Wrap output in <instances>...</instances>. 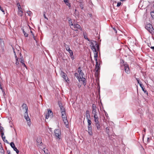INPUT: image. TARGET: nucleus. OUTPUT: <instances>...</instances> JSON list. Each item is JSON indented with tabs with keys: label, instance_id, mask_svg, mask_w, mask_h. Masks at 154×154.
<instances>
[{
	"label": "nucleus",
	"instance_id": "nucleus-1",
	"mask_svg": "<svg viewBox=\"0 0 154 154\" xmlns=\"http://www.w3.org/2000/svg\"><path fill=\"white\" fill-rule=\"evenodd\" d=\"M91 49L93 51L94 56V58H96V57H98V52L97 51H99L100 49H99V45L97 44V45L95 46V45L93 47H91Z\"/></svg>",
	"mask_w": 154,
	"mask_h": 154
},
{
	"label": "nucleus",
	"instance_id": "nucleus-2",
	"mask_svg": "<svg viewBox=\"0 0 154 154\" xmlns=\"http://www.w3.org/2000/svg\"><path fill=\"white\" fill-rule=\"evenodd\" d=\"M145 27L150 33L154 35V29L151 24L149 23L147 24Z\"/></svg>",
	"mask_w": 154,
	"mask_h": 154
},
{
	"label": "nucleus",
	"instance_id": "nucleus-3",
	"mask_svg": "<svg viewBox=\"0 0 154 154\" xmlns=\"http://www.w3.org/2000/svg\"><path fill=\"white\" fill-rule=\"evenodd\" d=\"M54 134L56 138L60 139L61 137V131L59 129H56L54 130Z\"/></svg>",
	"mask_w": 154,
	"mask_h": 154
},
{
	"label": "nucleus",
	"instance_id": "nucleus-4",
	"mask_svg": "<svg viewBox=\"0 0 154 154\" xmlns=\"http://www.w3.org/2000/svg\"><path fill=\"white\" fill-rule=\"evenodd\" d=\"M58 104L60 109L62 116H63L64 115H66V111L64 108L62 106L61 103H58Z\"/></svg>",
	"mask_w": 154,
	"mask_h": 154
},
{
	"label": "nucleus",
	"instance_id": "nucleus-5",
	"mask_svg": "<svg viewBox=\"0 0 154 154\" xmlns=\"http://www.w3.org/2000/svg\"><path fill=\"white\" fill-rule=\"evenodd\" d=\"M62 117L65 125H66V127L68 128L69 126V122L66 115H64L63 116H62Z\"/></svg>",
	"mask_w": 154,
	"mask_h": 154
},
{
	"label": "nucleus",
	"instance_id": "nucleus-6",
	"mask_svg": "<svg viewBox=\"0 0 154 154\" xmlns=\"http://www.w3.org/2000/svg\"><path fill=\"white\" fill-rule=\"evenodd\" d=\"M71 28L75 31H77L78 29H80L81 30H82V28H81L80 25L78 24H74V26L72 27L71 26Z\"/></svg>",
	"mask_w": 154,
	"mask_h": 154
},
{
	"label": "nucleus",
	"instance_id": "nucleus-7",
	"mask_svg": "<svg viewBox=\"0 0 154 154\" xmlns=\"http://www.w3.org/2000/svg\"><path fill=\"white\" fill-rule=\"evenodd\" d=\"M53 116V113L50 109L48 110V112L46 114L45 118L48 119L49 117L52 118Z\"/></svg>",
	"mask_w": 154,
	"mask_h": 154
},
{
	"label": "nucleus",
	"instance_id": "nucleus-8",
	"mask_svg": "<svg viewBox=\"0 0 154 154\" xmlns=\"http://www.w3.org/2000/svg\"><path fill=\"white\" fill-rule=\"evenodd\" d=\"M124 66L125 72L127 74H129L130 73V69L128 65L126 63L124 64Z\"/></svg>",
	"mask_w": 154,
	"mask_h": 154
},
{
	"label": "nucleus",
	"instance_id": "nucleus-9",
	"mask_svg": "<svg viewBox=\"0 0 154 154\" xmlns=\"http://www.w3.org/2000/svg\"><path fill=\"white\" fill-rule=\"evenodd\" d=\"M92 113L94 115H97L98 113L96 110V106L95 104H92Z\"/></svg>",
	"mask_w": 154,
	"mask_h": 154
},
{
	"label": "nucleus",
	"instance_id": "nucleus-10",
	"mask_svg": "<svg viewBox=\"0 0 154 154\" xmlns=\"http://www.w3.org/2000/svg\"><path fill=\"white\" fill-rule=\"evenodd\" d=\"M88 134L90 135H92L93 133L92 131V127L91 125H88Z\"/></svg>",
	"mask_w": 154,
	"mask_h": 154
},
{
	"label": "nucleus",
	"instance_id": "nucleus-11",
	"mask_svg": "<svg viewBox=\"0 0 154 154\" xmlns=\"http://www.w3.org/2000/svg\"><path fill=\"white\" fill-rule=\"evenodd\" d=\"M77 71L78 72L79 74V75L82 77V76L84 75V74L83 72H82V70L81 69V68L80 67H79Z\"/></svg>",
	"mask_w": 154,
	"mask_h": 154
},
{
	"label": "nucleus",
	"instance_id": "nucleus-12",
	"mask_svg": "<svg viewBox=\"0 0 154 154\" xmlns=\"http://www.w3.org/2000/svg\"><path fill=\"white\" fill-rule=\"evenodd\" d=\"M22 106L23 110L25 111V112H28V107L26 104L25 103L23 104Z\"/></svg>",
	"mask_w": 154,
	"mask_h": 154
},
{
	"label": "nucleus",
	"instance_id": "nucleus-13",
	"mask_svg": "<svg viewBox=\"0 0 154 154\" xmlns=\"http://www.w3.org/2000/svg\"><path fill=\"white\" fill-rule=\"evenodd\" d=\"M61 75L62 76V77L63 78V79H64V80H65L66 81V82H67V80L66 79V78H67V79H68V78L67 77H66V73L63 72V71H61Z\"/></svg>",
	"mask_w": 154,
	"mask_h": 154
},
{
	"label": "nucleus",
	"instance_id": "nucleus-14",
	"mask_svg": "<svg viewBox=\"0 0 154 154\" xmlns=\"http://www.w3.org/2000/svg\"><path fill=\"white\" fill-rule=\"evenodd\" d=\"M24 115L25 118L26 119V120L27 121H29V122H30V119L29 117L28 112H25L24 113Z\"/></svg>",
	"mask_w": 154,
	"mask_h": 154
},
{
	"label": "nucleus",
	"instance_id": "nucleus-15",
	"mask_svg": "<svg viewBox=\"0 0 154 154\" xmlns=\"http://www.w3.org/2000/svg\"><path fill=\"white\" fill-rule=\"evenodd\" d=\"M18 14L20 17H22L23 16V11L21 10L22 8L21 7L18 6Z\"/></svg>",
	"mask_w": 154,
	"mask_h": 154
},
{
	"label": "nucleus",
	"instance_id": "nucleus-16",
	"mask_svg": "<svg viewBox=\"0 0 154 154\" xmlns=\"http://www.w3.org/2000/svg\"><path fill=\"white\" fill-rule=\"evenodd\" d=\"M63 2L66 5L68 6L69 8L71 9V6L70 4L69 3V1L68 0H63Z\"/></svg>",
	"mask_w": 154,
	"mask_h": 154
},
{
	"label": "nucleus",
	"instance_id": "nucleus-17",
	"mask_svg": "<svg viewBox=\"0 0 154 154\" xmlns=\"http://www.w3.org/2000/svg\"><path fill=\"white\" fill-rule=\"evenodd\" d=\"M94 121L95 122V123H99V121L98 116L97 115H94Z\"/></svg>",
	"mask_w": 154,
	"mask_h": 154
},
{
	"label": "nucleus",
	"instance_id": "nucleus-18",
	"mask_svg": "<svg viewBox=\"0 0 154 154\" xmlns=\"http://www.w3.org/2000/svg\"><path fill=\"white\" fill-rule=\"evenodd\" d=\"M140 87L141 88L142 90L143 91L144 93H146L147 94V95H148V93L146 91V90L145 89V88H144V87L143 85L142 84H140Z\"/></svg>",
	"mask_w": 154,
	"mask_h": 154
},
{
	"label": "nucleus",
	"instance_id": "nucleus-19",
	"mask_svg": "<svg viewBox=\"0 0 154 154\" xmlns=\"http://www.w3.org/2000/svg\"><path fill=\"white\" fill-rule=\"evenodd\" d=\"M97 44L96 41L91 40V45H90V46L91 47H93L95 45L96 46Z\"/></svg>",
	"mask_w": 154,
	"mask_h": 154
},
{
	"label": "nucleus",
	"instance_id": "nucleus-20",
	"mask_svg": "<svg viewBox=\"0 0 154 154\" xmlns=\"http://www.w3.org/2000/svg\"><path fill=\"white\" fill-rule=\"evenodd\" d=\"M86 117L87 119H90L91 118L89 111L87 110L86 112Z\"/></svg>",
	"mask_w": 154,
	"mask_h": 154
},
{
	"label": "nucleus",
	"instance_id": "nucleus-21",
	"mask_svg": "<svg viewBox=\"0 0 154 154\" xmlns=\"http://www.w3.org/2000/svg\"><path fill=\"white\" fill-rule=\"evenodd\" d=\"M75 77L76 78L79 80V82H80L82 81V80L80 79L81 78V76H79V74L77 73H75L74 74Z\"/></svg>",
	"mask_w": 154,
	"mask_h": 154
},
{
	"label": "nucleus",
	"instance_id": "nucleus-22",
	"mask_svg": "<svg viewBox=\"0 0 154 154\" xmlns=\"http://www.w3.org/2000/svg\"><path fill=\"white\" fill-rule=\"evenodd\" d=\"M69 53L70 54V57L71 58L72 60H73L74 59V56L73 55V53L72 50H71L69 51H68Z\"/></svg>",
	"mask_w": 154,
	"mask_h": 154
},
{
	"label": "nucleus",
	"instance_id": "nucleus-23",
	"mask_svg": "<svg viewBox=\"0 0 154 154\" xmlns=\"http://www.w3.org/2000/svg\"><path fill=\"white\" fill-rule=\"evenodd\" d=\"M95 125L98 130H101V126L100 125L99 123H95Z\"/></svg>",
	"mask_w": 154,
	"mask_h": 154
},
{
	"label": "nucleus",
	"instance_id": "nucleus-24",
	"mask_svg": "<svg viewBox=\"0 0 154 154\" xmlns=\"http://www.w3.org/2000/svg\"><path fill=\"white\" fill-rule=\"evenodd\" d=\"M0 132L1 134V135H4V128H3L0 126Z\"/></svg>",
	"mask_w": 154,
	"mask_h": 154
},
{
	"label": "nucleus",
	"instance_id": "nucleus-25",
	"mask_svg": "<svg viewBox=\"0 0 154 154\" xmlns=\"http://www.w3.org/2000/svg\"><path fill=\"white\" fill-rule=\"evenodd\" d=\"M3 139V141L7 143H8V141L5 139V136H3V135H1Z\"/></svg>",
	"mask_w": 154,
	"mask_h": 154
},
{
	"label": "nucleus",
	"instance_id": "nucleus-26",
	"mask_svg": "<svg viewBox=\"0 0 154 154\" xmlns=\"http://www.w3.org/2000/svg\"><path fill=\"white\" fill-rule=\"evenodd\" d=\"M97 57H96V58H94V59L96 62V65L95 66V67H99L100 64H98V63Z\"/></svg>",
	"mask_w": 154,
	"mask_h": 154
},
{
	"label": "nucleus",
	"instance_id": "nucleus-27",
	"mask_svg": "<svg viewBox=\"0 0 154 154\" xmlns=\"http://www.w3.org/2000/svg\"><path fill=\"white\" fill-rule=\"evenodd\" d=\"M0 44L2 47H3L4 46V43L3 41L1 38H0Z\"/></svg>",
	"mask_w": 154,
	"mask_h": 154
},
{
	"label": "nucleus",
	"instance_id": "nucleus-28",
	"mask_svg": "<svg viewBox=\"0 0 154 154\" xmlns=\"http://www.w3.org/2000/svg\"><path fill=\"white\" fill-rule=\"evenodd\" d=\"M106 132L107 134L108 135V136L109 137V128L107 127L106 129Z\"/></svg>",
	"mask_w": 154,
	"mask_h": 154
},
{
	"label": "nucleus",
	"instance_id": "nucleus-29",
	"mask_svg": "<svg viewBox=\"0 0 154 154\" xmlns=\"http://www.w3.org/2000/svg\"><path fill=\"white\" fill-rule=\"evenodd\" d=\"M65 47L66 48V49L67 51H68L71 50H70V48L69 46V45H65Z\"/></svg>",
	"mask_w": 154,
	"mask_h": 154
},
{
	"label": "nucleus",
	"instance_id": "nucleus-30",
	"mask_svg": "<svg viewBox=\"0 0 154 154\" xmlns=\"http://www.w3.org/2000/svg\"><path fill=\"white\" fill-rule=\"evenodd\" d=\"M10 146H11V147L13 148H14L15 147V145H14V142H11L10 143Z\"/></svg>",
	"mask_w": 154,
	"mask_h": 154
},
{
	"label": "nucleus",
	"instance_id": "nucleus-31",
	"mask_svg": "<svg viewBox=\"0 0 154 154\" xmlns=\"http://www.w3.org/2000/svg\"><path fill=\"white\" fill-rule=\"evenodd\" d=\"M79 5L81 9H83L84 5L82 2H80L79 3Z\"/></svg>",
	"mask_w": 154,
	"mask_h": 154
},
{
	"label": "nucleus",
	"instance_id": "nucleus-32",
	"mask_svg": "<svg viewBox=\"0 0 154 154\" xmlns=\"http://www.w3.org/2000/svg\"><path fill=\"white\" fill-rule=\"evenodd\" d=\"M69 26H71V27H72L74 26V24L73 23H72V22L71 21H70V20H69Z\"/></svg>",
	"mask_w": 154,
	"mask_h": 154
},
{
	"label": "nucleus",
	"instance_id": "nucleus-33",
	"mask_svg": "<svg viewBox=\"0 0 154 154\" xmlns=\"http://www.w3.org/2000/svg\"><path fill=\"white\" fill-rule=\"evenodd\" d=\"M88 122V125H91V122L90 119H87Z\"/></svg>",
	"mask_w": 154,
	"mask_h": 154
},
{
	"label": "nucleus",
	"instance_id": "nucleus-34",
	"mask_svg": "<svg viewBox=\"0 0 154 154\" xmlns=\"http://www.w3.org/2000/svg\"><path fill=\"white\" fill-rule=\"evenodd\" d=\"M14 149V150L16 151V152L18 154L19 152V150L17 149V148L16 147H15L13 148Z\"/></svg>",
	"mask_w": 154,
	"mask_h": 154
},
{
	"label": "nucleus",
	"instance_id": "nucleus-35",
	"mask_svg": "<svg viewBox=\"0 0 154 154\" xmlns=\"http://www.w3.org/2000/svg\"><path fill=\"white\" fill-rule=\"evenodd\" d=\"M120 63H121V66H124V64H125V63H124V60L123 59H121L120 60Z\"/></svg>",
	"mask_w": 154,
	"mask_h": 154
},
{
	"label": "nucleus",
	"instance_id": "nucleus-36",
	"mask_svg": "<svg viewBox=\"0 0 154 154\" xmlns=\"http://www.w3.org/2000/svg\"><path fill=\"white\" fill-rule=\"evenodd\" d=\"M0 88L2 90V92H4V93H5V92L4 91V90L3 89L2 87V84L0 82Z\"/></svg>",
	"mask_w": 154,
	"mask_h": 154
},
{
	"label": "nucleus",
	"instance_id": "nucleus-37",
	"mask_svg": "<svg viewBox=\"0 0 154 154\" xmlns=\"http://www.w3.org/2000/svg\"><path fill=\"white\" fill-rule=\"evenodd\" d=\"M150 14L152 17L154 18V11H152L150 13Z\"/></svg>",
	"mask_w": 154,
	"mask_h": 154
},
{
	"label": "nucleus",
	"instance_id": "nucleus-38",
	"mask_svg": "<svg viewBox=\"0 0 154 154\" xmlns=\"http://www.w3.org/2000/svg\"><path fill=\"white\" fill-rule=\"evenodd\" d=\"M4 151V150L3 149L2 147L1 146L0 147V152H2Z\"/></svg>",
	"mask_w": 154,
	"mask_h": 154
},
{
	"label": "nucleus",
	"instance_id": "nucleus-39",
	"mask_svg": "<svg viewBox=\"0 0 154 154\" xmlns=\"http://www.w3.org/2000/svg\"><path fill=\"white\" fill-rule=\"evenodd\" d=\"M136 79L138 82V83L140 85V84H142V83L140 82V80L138 78H136Z\"/></svg>",
	"mask_w": 154,
	"mask_h": 154
},
{
	"label": "nucleus",
	"instance_id": "nucleus-40",
	"mask_svg": "<svg viewBox=\"0 0 154 154\" xmlns=\"http://www.w3.org/2000/svg\"><path fill=\"white\" fill-rule=\"evenodd\" d=\"M45 12H43V16H44V17L47 20H48V18L46 17V15H45Z\"/></svg>",
	"mask_w": 154,
	"mask_h": 154
},
{
	"label": "nucleus",
	"instance_id": "nucleus-41",
	"mask_svg": "<svg viewBox=\"0 0 154 154\" xmlns=\"http://www.w3.org/2000/svg\"><path fill=\"white\" fill-rule=\"evenodd\" d=\"M80 79H81L82 81L83 82L84 81H85V79L83 77V76H82V77L81 76V78Z\"/></svg>",
	"mask_w": 154,
	"mask_h": 154
},
{
	"label": "nucleus",
	"instance_id": "nucleus-42",
	"mask_svg": "<svg viewBox=\"0 0 154 154\" xmlns=\"http://www.w3.org/2000/svg\"><path fill=\"white\" fill-rule=\"evenodd\" d=\"M99 67H95V70L97 72L99 70Z\"/></svg>",
	"mask_w": 154,
	"mask_h": 154
},
{
	"label": "nucleus",
	"instance_id": "nucleus-43",
	"mask_svg": "<svg viewBox=\"0 0 154 154\" xmlns=\"http://www.w3.org/2000/svg\"><path fill=\"white\" fill-rule=\"evenodd\" d=\"M84 37L85 38V39H86L89 42L91 41L88 38L87 36H84Z\"/></svg>",
	"mask_w": 154,
	"mask_h": 154
},
{
	"label": "nucleus",
	"instance_id": "nucleus-44",
	"mask_svg": "<svg viewBox=\"0 0 154 154\" xmlns=\"http://www.w3.org/2000/svg\"><path fill=\"white\" fill-rule=\"evenodd\" d=\"M121 5V3L120 2H119L117 4V6L118 7H119V6H120Z\"/></svg>",
	"mask_w": 154,
	"mask_h": 154
},
{
	"label": "nucleus",
	"instance_id": "nucleus-45",
	"mask_svg": "<svg viewBox=\"0 0 154 154\" xmlns=\"http://www.w3.org/2000/svg\"><path fill=\"white\" fill-rule=\"evenodd\" d=\"M24 36L25 37H27L28 36V34L26 33L25 32L23 33Z\"/></svg>",
	"mask_w": 154,
	"mask_h": 154
},
{
	"label": "nucleus",
	"instance_id": "nucleus-46",
	"mask_svg": "<svg viewBox=\"0 0 154 154\" xmlns=\"http://www.w3.org/2000/svg\"><path fill=\"white\" fill-rule=\"evenodd\" d=\"M27 13L28 14L29 16H31V13H31V11H28V12H27Z\"/></svg>",
	"mask_w": 154,
	"mask_h": 154
},
{
	"label": "nucleus",
	"instance_id": "nucleus-47",
	"mask_svg": "<svg viewBox=\"0 0 154 154\" xmlns=\"http://www.w3.org/2000/svg\"><path fill=\"white\" fill-rule=\"evenodd\" d=\"M20 62L21 63H22V64H23V63H24L23 59H22V60L21 59V60H20Z\"/></svg>",
	"mask_w": 154,
	"mask_h": 154
},
{
	"label": "nucleus",
	"instance_id": "nucleus-48",
	"mask_svg": "<svg viewBox=\"0 0 154 154\" xmlns=\"http://www.w3.org/2000/svg\"><path fill=\"white\" fill-rule=\"evenodd\" d=\"M14 55H15V58H16V61H18V58H17V56L16 55V54H15Z\"/></svg>",
	"mask_w": 154,
	"mask_h": 154
},
{
	"label": "nucleus",
	"instance_id": "nucleus-49",
	"mask_svg": "<svg viewBox=\"0 0 154 154\" xmlns=\"http://www.w3.org/2000/svg\"><path fill=\"white\" fill-rule=\"evenodd\" d=\"M41 141V139H39L37 140V143H40Z\"/></svg>",
	"mask_w": 154,
	"mask_h": 154
},
{
	"label": "nucleus",
	"instance_id": "nucleus-50",
	"mask_svg": "<svg viewBox=\"0 0 154 154\" xmlns=\"http://www.w3.org/2000/svg\"><path fill=\"white\" fill-rule=\"evenodd\" d=\"M113 30H114V31H115V32L116 33L117 32V31L116 29V28L115 27H113Z\"/></svg>",
	"mask_w": 154,
	"mask_h": 154
},
{
	"label": "nucleus",
	"instance_id": "nucleus-51",
	"mask_svg": "<svg viewBox=\"0 0 154 154\" xmlns=\"http://www.w3.org/2000/svg\"><path fill=\"white\" fill-rule=\"evenodd\" d=\"M21 29L23 32V33L25 32L24 31L25 29L23 28H22Z\"/></svg>",
	"mask_w": 154,
	"mask_h": 154
},
{
	"label": "nucleus",
	"instance_id": "nucleus-52",
	"mask_svg": "<svg viewBox=\"0 0 154 154\" xmlns=\"http://www.w3.org/2000/svg\"><path fill=\"white\" fill-rule=\"evenodd\" d=\"M7 152L8 154H10V151L9 150H7Z\"/></svg>",
	"mask_w": 154,
	"mask_h": 154
},
{
	"label": "nucleus",
	"instance_id": "nucleus-53",
	"mask_svg": "<svg viewBox=\"0 0 154 154\" xmlns=\"http://www.w3.org/2000/svg\"><path fill=\"white\" fill-rule=\"evenodd\" d=\"M32 35L33 36V38L34 39V40H36L35 37L33 33H32Z\"/></svg>",
	"mask_w": 154,
	"mask_h": 154
},
{
	"label": "nucleus",
	"instance_id": "nucleus-54",
	"mask_svg": "<svg viewBox=\"0 0 154 154\" xmlns=\"http://www.w3.org/2000/svg\"><path fill=\"white\" fill-rule=\"evenodd\" d=\"M15 63H16V64L17 65L19 64V62H18V60Z\"/></svg>",
	"mask_w": 154,
	"mask_h": 154
},
{
	"label": "nucleus",
	"instance_id": "nucleus-55",
	"mask_svg": "<svg viewBox=\"0 0 154 154\" xmlns=\"http://www.w3.org/2000/svg\"><path fill=\"white\" fill-rule=\"evenodd\" d=\"M17 5H18V6H19L20 7V3H17Z\"/></svg>",
	"mask_w": 154,
	"mask_h": 154
},
{
	"label": "nucleus",
	"instance_id": "nucleus-56",
	"mask_svg": "<svg viewBox=\"0 0 154 154\" xmlns=\"http://www.w3.org/2000/svg\"><path fill=\"white\" fill-rule=\"evenodd\" d=\"M20 60H21V59H22V60L23 59V57L22 56H21V57H20Z\"/></svg>",
	"mask_w": 154,
	"mask_h": 154
},
{
	"label": "nucleus",
	"instance_id": "nucleus-57",
	"mask_svg": "<svg viewBox=\"0 0 154 154\" xmlns=\"http://www.w3.org/2000/svg\"><path fill=\"white\" fill-rule=\"evenodd\" d=\"M23 65V66L25 67L26 68L27 67L26 66V65L24 63H23V64H22Z\"/></svg>",
	"mask_w": 154,
	"mask_h": 154
},
{
	"label": "nucleus",
	"instance_id": "nucleus-58",
	"mask_svg": "<svg viewBox=\"0 0 154 154\" xmlns=\"http://www.w3.org/2000/svg\"><path fill=\"white\" fill-rule=\"evenodd\" d=\"M5 152H0V154H4Z\"/></svg>",
	"mask_w": 154,
	"mask_h": 154
},
{
	"label": "nucleus",
	"instance_id": "nucleus-59",
	"mask_svg": "<svg viewBox=\"0 0 154 154\" xmlns=\"http://www.w3.org/2000/svg\"><path fill=\"white\" fill-rule=\"evenodd\" d=\"M19 55H20V57H21V56H22L21 53L20 52H19Z\"/></svg>",
	"mask_w": 154,
	"mask_h": 154
},
{
	"label": "nucleus",
	"instance_id": "nucleus-60",
	"mask_svg": "<svg viewBox=\"0 0 154 154\" xmlns=\"http://www.w3.org/2000/svg\"><path fill=\"white\" fill-rule=\"evenodd\" d=\"M89 15L90 17H92V14H88Z\"/></svg>",
	"mask_w": 154,
	"mask_h": 154
},
{
	"label": "nucleus",
	"instance_id": "nucleus-61",
	"mask_svg": "<svg viewBox=\"0 0 154 154\" xmlns=\"http://www.w3.org/2000/svg\"><path fill=\"white\" fill-rule=\"evenodd\" d=\"M151 48L153 50H154V46L153 47H151Z\"/></svg>",
	"mask_w": 154,
	"mask_h": 154
},
{
	"label": "nucleus",
	"instance_id": "nucleus-62",
	"mask_svg": "<svg viewBox=\"0 0 154 154\" xmlns=\"http://www.w3.org/2000/svg\"><path fill=\"white\" fill-rule=\"evenodd\" d=\"M143 131H144L145 132H145H146V129L145 128L144 129Z\"/></svg>",
	"mask_w": 154,
	"mask_h": 154
},
{
	"label": "nucleus",
	"instance_id": "nucleus-63",
	"mask_svg": "<svg viewBox=\"0 0 154 154\" xmlns=\"http://www.w3.org/2000/svg\"><path fill=\"white\" fill-rule=\"evenodd\" d=\"M30 32H31V33L32 34V33H33L32 32L31 30Z\"/></svg>",
	"mask_w": 154,
	"mask_h": 154
},
{
	"label": "nucleus",
	"instance_id": "nucleus-64",
	"mask_svg": "<svg viewBox=\"0 0 154 154\" xmlns=\"http://www.w3.org/2000/svg\"><path fill=\"white\" fill-rule=\"evenodd\" d=\"M105 114L106 116V115H107V114L106 112H105Z\"/></svg>",
	"mask_w": 154,
	"mask_h": 154
}]
</instances>
